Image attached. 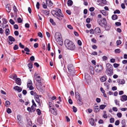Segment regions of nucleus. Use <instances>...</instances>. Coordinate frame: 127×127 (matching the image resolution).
<instances>
[{"instance_id": "nucleus-29", "label": "nucleus", "mask_w": 127, "mask_h": 127, "mask_svg": "<svg viewBox=\"0 0 127 127\" xmlns=\"http://www.w3.org/2000/svg\"><path fill=\"white\" fill-rule=\"evenodd\" d=\"M67 4L68 6H71L73 3L72 1L71 0H69L67 2Z\"/></svg>"}, {"instance_id": "nucleus-64", "label": "nucleus", "mask_w": 127, "mask_h": 127, "mask_svg": "<svg viewBox=\"0 0 127 127\" xmlns=\"http://www.w3.org/2000/svg\"><path fill=\"white\" fill-rule=\"evenodd\" d=\"M92 41L95 43L96 42V40L94 38H93L91 39Z\"/></svg>"}, {"instance_id": "nucleus-37", "label": "nucleus", "mask_w": 127, "mask_h": 127, "mask_svg": "<svg viewBox=\"0 0 127 127\" xmlns=\"http://www.w3.org/2000/svg\"><path fill=\"white\" fill-rule=\"evenodd\" d=\"M28 66L29 68H32L33 67L32 64L31 63L28 64Z\"/></svg>"}, {"instance_id": "nucleus-53", "label": "nucleus", "mask_w": 127, "mask_h": 127, "mask_svg": "<svg viewBox=\"0 0 127 127\" xmlns=\"http://www.w3.org/2000/svg\"><path fill=\"white\" fill-rule=\"evenodd\" d=\"M67 27L70 30H72L73 29L72 27L70 25H68L67 26Z\"/></svg>"}, {"instance_id": "nucleus-59", "label": "nucleus", "mask_w": 127, "mask_h": 127, "mask_svg": "<svg viewBox=\"0 0 127 127\" xmlns=\"http://www.w3.org/2000/svg\"><path fill=\"white\" fill-rule=\"evenodd\" d=\"M89 32H90V33L92 34H94V31L93 29L90 30Z\"/></svg>"}, {"instance_id": "nucleus-42", "label": "nucleus", "mask_w": 127, "mask_h": 127, "mask_svg": "<svg viewBox=\"0 0 127 127\" xmlns=\"http://www.w3.org/2000/svg\"><path fill=\"white\" fill-rule=\"evenodd\" d=\"M37 114L38 115H40L41 114V112L40 110L39 109H37L36 110Z\"/></svg>"}, {"instance_id": "nucleus-63", "label": "nucleus", "mask_w": 127, "mask_h": 127, "mask_svg": "<svg viewBox=\"0 0 127 127\" xmlns=\"http://www.w3.org/2000/svg\"><path fill=\"white\" fill-rule=\"evenodd\" d=\"M39 2H37L36 4V7L38 9L39 8Z\"/></svg>"}, {"instance_id": "nucleus-51", "label": "nucleus", "mask_w": 127, "mask_h": 127, "mask_svg": "<svg viewBox=\"0 0 127 127\" xmlns=\"http://www.w3.org/2000/svg\"><path fill=\"white\" fill-rule=\"evenodd\" d=\"M17 21L19 23H20L22 22V20L21 18L20 17H19L18 18Z\"/></svg>"}, {"instance_id": "nucleus-16", "label": "nucleus", "mask_w": 127, "mask_h": 127, "mask_svg": "<svg viewBox=\"0 0 127 127\" xmlns=\"http://www.w3.org/2000/svg\"><path fill=\"white\" fill-rule=\"evenodd\" d=\"M100 109L98 106H94V111L95 112H98L99 111Z\"/></svg>"}, {"instance_id": "nucleus-11", "label": "nucleus", "mask_w": 127, "mask_h": 127, "mask_svg": "<svg viewBox=\"0 0 127 127\" xmlns=\"http://www.w3.org/2000/svg\"><path fill=\"white\" fill-rule=\"evenodd\" d=\"M21 116L20 115L17 116V120L18 124L20 126H22V121L21 118Z\"/></svg>"}, {"instance_id": "nucleus-34", "label": "nucleus", "mask_w": 127, "mask_h": 127, "mask_svg": "<svg viewBox=\"0 0 127 127\" xmlns=\"http://www.w3.org/2000/svg\"><path fill=\"white\" fill-rule=\"evenodd\" d=\"M90 72L91 74L93 75L94 74V68L93 67H91L90 68Z\"/></svg>"}, {"instance_id": "nucleus-17", "label": "nucleus", "mask_w": 127, "mask_h": 127, "mask_svg": "<svg viewBox=\"0 0 127 127\" xmlns=\"http://www.w3.org/2000/svg\"><path fill=\"white\" fill-rule=\"evenodd\" d=\"M117 82L120 84H125V81L123 79H118L117 80Z\"/></svg>"}, {"instance_id": "nucleus-25", "label": "nucleus", "mask_w": 127, "mask_h": 127, "mask_svg": "<svg viewBox=\"0 0 127 127\" xmlns=\"http://www.w3.org/2000/svg\"><path fill=\"white\" fill-rule=\"evenodd\" d=\"M95 31L96 33H100V29L98 27L96 28L95 30Z\"/></svg>"}, {"instance_id": "nucleus-41", "label": "nucleus", "mask_w": 127, "mask_h": 127, "mask_svg": "<svg viewBox=\"0 0 127 127\" xmlns=\"http://www.w3.org/2000/svg\"><path fill=\"white\" fill-rule=\"evenodd\" d=\"M115 52L116 53H119L121 52V50L120 49H117L115 50Z\"/></svg>"}, {"instance_id": "nucleus-56", "label": "nucleus", "mask_w": 127, "mask_h": 127, "mask_svg": "<svg viewBox=\"0 0 127 127\" xmlns=\"http://www.w3.org/2000/svg\"><path fill=\"white\" fill-rule=\"evenodd\" d=\"M102 59L103 61H104L107 60V58L106 56H104L102 57Z\"/></svg>"}, {"instance_id": "nucleus-35", "label": "nucleus", "mask_w": 127, "mask_h": 127, "mask_svg": "<svg viewBox=\"0 0 127 127\" xmlns=\"http://www.w3.org/2000/svg\"><path fill=\"white\" fill-rule=\"evenodd\" d=\"M50 22L53 25L55 26L56 25V24L54 21L53 20V19L51 18L50 19Z\"/></svg>"}, {"instance_id": "nucleus-36", "label": "nucleus", "mask_w": 127, "mask_h": 127, "mask_svg": "<svg viewBox=\"0 0 127 127\" xmlns=\"http://www.w3.org/2000/svg\"><path fill=\"white\" fill-rule=\"evenodd\" d=\"M10 31L9 29H6L5 30V34L6 35H8L9 34Z\"/></svg>"}, {"instance_id": "nucleus-55", "label": "nucleus", "mask_w": 127, "mask_h": 127, "mask_svg": "<svg viewBox=\"0 0 127 127\" xmlns=\"http://www.w3.org/2000/svg\"><path fill=\"white\" fill-rule=\"evenodd\" d=\"M42 15H40L38 14V16L37 17L38 18L39 20H40L41 21L42 20V18L41 16Z\"/></svg>"}, {"instance_id": "nucleus-24", "label": "nucleus", "mask_w": 127, "mask_h": 127, "mask_svg": "<svg viewBox=\"0 0 127 127\" xmlns=\"http://www.w3.org/2000/svg\"><path fill=\"white\" fill-rule=\"evenodd\" d=\"M90 124L92 126L94 125V121L93 119L92 118L90 119L89 121Z\"/></svg>"}, {"instance_id": "nucleus-61", "label": "nucleus", "mask_w": 127, "mask_h": 127, "mask_svg": "<svg viewBox=\"0 0 127 127\" xmlns=\"http://www.w3.org/2000/svg\"><path fill=\"white\" fill-rule=\"evenodd\" d=\"M19 45L20 47L21 48H24V46L20 42L19 43Z\"/></svg>"}, {"instance_id": "nucleus-18", "label": "nucleus", "mask_w": 127, "mask_h": 127, "mask_svg": "<svg viewBox=\"0 0 127 127\" xmlns=\"http://www.w3.org/2000/svg\"><path fill=\"white\" fill-rule=\"evenodd\" d=\"M15 83L18 85H20L21 83V79L19 78H17L15 80Z\"/></svg>"}, {"instance_id": "nucleus-4", "label": "nucleus", "mask_w": 127, "mask_h": 127, "mask_svg": "<svg viewBox=\"0 0 127 127\" xmlns=\"http://www.w3.org/2000/svg\"><path fill=\"white\" fill-rule=\"evenodd\" d=\"M55 38L56 41L58 44L62 45L63 44V42L61 33L59 32H56L55 34Z\"/></svg>"}, {"instance_id": "nucleus-22", "label": "nucleus", "mask_w": 127, "mask_h": 127, "mask_svg": "<svg viewBox=\"0 0 127 127\" xmlns=\"http://www.w3.org/2000/svg\"><path fill=\"white\" fill-rule=\"evenodd\" d=\"M35 100L36 102L38 103L39 105H41V104L40 102L39 98L38 95H37L35 96Z\"/></svg>"}, {"instance_id": "nucleus-52", "label": "nucleus", "mask_w": 127, "mask_h": 127, "mask_svg": "<svg viewBox=\"0 0 127 127\" xmlns=\"http://www.w3.org/2000/svg\"><path fill=\"white\" fill-rule=\"evenodd\" d=\"M113 110L115 112H117L118 111V109L116 107H113L112 108Z\"/></svg>"}, {"instance_id": "nucleus-38", "label": "nucleus", "mask_w": 127, "mask_h": 127, "mask_svg": "<svg viewBox=\"0 0 127 127\" xmlns=\"http://www.w3.org/2000/svg\"><path fill=\"white\" fill-rule=\"evenodd\" d=\"M126 120L125 119H124L122 121L121 124H122V126L126 125Z\"/></svg>"}, {"instance_id": "nucleus-49", "label": "nucleus", "mask_w": 127, "mask_h": 127, "mask_svg": "<svg viewBox=\"0 0 127 127\" xmlns=\"http://www.w3.org/2000/svg\"><path fill=\"white\" fill-rule=\"evenodd\" d=\"M32 106L36 107V104L34 102V100H32Z\"/></svg>"}, {"instance_id": "nucleus-23", "label": "nucleus", "mask_w": 127, "mask_h": 127, "mask_svg": "<svg viewBox=\"0 0 127 127\" xmlns=\"http://www.w3.org/2000/svg\"><path fill=\"white\" fill-rule=\"evenodd\" d=\"M101 12L103 14V15L106 16L108 15V12L104 10H102L101 11Z\"/></svg>"}, {"instance_id": "nucleus-57", "label": "nucleus", "mask_w": 127, "mask_h": 127, "mask_svg": "<svg viewBox=\"0 0 127 127\" xmlns=\"http://www.w3.org/2000/svg\"><path fill=\"white\" fill-rule=\"evenodd\" d=\"M38 36H39V37L41 38H42L43 37V35L40 32H39L38 33Z\"/></svg>"}, {"instance_id": "nucleus-14", "label": "nucleus", "mask_w": 127, "mask_h": 127, "mask_svg": "<svg viewBox=\"0 0 127 127\" xmlns=\"http://www.w3.org/2000/svg\"><path fill=\"white\" fill-rule=\"evenodd\" d=\"M13 89L15 91H17L18 92H20L22 91V89L21 87L16 86L14 87Z\"/></svg>"}, {"instance_id": "nucleus-27", "label": "nucleus", "mask_w": 127, "mask_h": 127, "mask_svg": "<svg viewBox=\"0 0 127 127\" xmlns=\"http://www.w3.org/2000/svg\"><path fill=\"white\" fill-rule=\"evenodd\" d=\"M49 107L50 108V109H52L54 108V105L53 104L52 102H49Z\"/></svg>"}, {"instance_id": "nucleus-47", "label": "nucleus", "mask_w": 127, "mask_h": 127, "mask_svg": "<svg viewBox=\"0 0 127 127\" xmlns=\"http://www.w3.org/2000/svg\"><path fill=\"white\" fill-rule=\"evenodd\" d=\"M121 41L120 40H117L116 42L117 45H120L121 43Z\"/></svg>"}, {"instance_id": "nucleus-26", "label": "nucleus", "mask_w": 127, "mask_h": 127, "mask_svg": "<svg viewBox=\"0 0 127 127\" xmlns=\"http://www.w3.org/2000/svg\"><path fill=\"white\" fill-rule=\"evenodd\" d=\"M52 109V110L51 111V112L52 114L55 115H57V114L56 109L54 108Z\"/></svg>"}, {"instance_id": "nucleus-33", "label": "nucleus", "mask_w": 127, "mask_h": 127, "mask_svg": "<svg viewBox=\"0 0 127 127\" xmlns=\"http://www.w3.org/2000/svg\"><path fill=\"white\" fill-rule=\"evenodd\" d=\"M114 101L115 104L117 105H118V106H120V105L119 103V101H118L117 99L115 100Z\"/></svg>"}, {"instance_id": "nucleus-58", "label": "nucleus", "mask_w": 127, "mask_h": 127, "mask_svg": "<svg viewBox=\"0 0 127 127\" xmlns=\"http://www.w3.org/2000/svg\"><path fill=\"white\" fill-rule=\"evenodd\" d=\"M110 123H113L114 121V118H112L110 119Z\"/></svg>"}, {"instance_id": "nucleus-9", "label": "nucleus", "mask_w": 127, "mask_h": 127, "mask_svg": "<svg viewBox=\"0 0 127 127\" xmlns=\"http://www.w3.org/2000/svg\"><path fill=\"white\" fill-rule=\"evenodd\" d=\"M34 78L38 83H41V78L40 76L38 75L36 73H35L34 75Z\"/></svg>"}, {"instance_id": "nucleus-40", "label": "nucleus", "mask_w": 127, "mask_h": 127, "mask_svg": "<svg viewBox=\"0 0 127 127\" xmlns=\"http://www.w3.org/2000/svg\"><path fill=\"white\" fill-rule=\"evenodd\" d=\"M117 116L119 118H121L122 116V114L121 113H118L117 114Z\"/></svg>"}, {"instance_id": "nucleus-20", "label": "nucleus", "mask_w": 127, "mask_h": 127, "mask_svg": "<svg viewBox=\"0 0 127 127\" xmlns=\"http://www.w3.org/2000/svg\"><path fill=\"white\" fill-rule=\"evenodd\" d=\"M85 78L86 80L87 81L90 80L91 78V77L87 73H85Z\"/></svg>"}, {"instance_id": "nucleus-3", "label": "nucleus", "mask_w": 127, "mask_h": 127, "mask_svg": "<svg viewBox=\"0 0 127 127\" xmlns=\"http://www.w3.org/2000/svg\"><path fill=\"white\" fill-rule=\"evenodd\" d=\"M64 44L66 47L68 49L73 50L75 48V46L74 43L68 39L65 40Z\"/></svg>"}, {"instance_id": "nucleus-1", "label": "nucleus", "mask_w": 127, "mask_h": 127, "mask_svg": "<svg viewBox=\"0 0 127 127\" xmlns=\"http://www.w3.org/2000/svg\"><path fill=\"white\" fill-rule=\"evenodd\" d=\"M105 73L108 76H111L113 74V68L112 65L108 63L106 65Z\"/></svg>"}, {"instance_id": "nucleus-50", "label": "nucleus", "mask_w": 127, "mask_h": 127, "mask_svg": "<svg viewBox=\"0 0 127 127\" xmlns=\"http://www.w3.org/2000/svg\"><path fill=\"white\" fill-rule=\"evenodd\" d=\"M9 22L12 25H14L15 23L14 22L12 19H11L9 20Z\"/></svg>"}, {"instance_id": "nucleus-44", "label": "nucleus", "mask_w": 127, "mask_h": 127, "mask_svg": "<svg viewBox=\"0 0 127 127\" xmlns=\"http://www.w3.org/2000/svg\"><path fill=\"white\" fill-rule=\"evenodd\" d=\"M19 47L17 45H15L13 47V49L14 50H16L18 49Z\"/></svg>"}, {"instance_id": "nucleus-62", "label": "nucleus", "mask_w": 127, "mask_h": 127, "mask_svg": "<svg viewBox=\"0 0 127 127\" xmlns=\"http://www.w3.org/2000/svg\"><path fill=\"white\" fill-rule=\"evenodd\" d=\"M95 10V8L94 7H90L89 9V11L91 12Z\"/></svg>"}, {"instance_id": "nucleus-30", "label": "nucleus", "mask_w": 127, "mask_h": 127, "mask_svg": "<svg viewBox=\"0 0 127 127\" xmlns=\"http://www.w3.org/2000/svg\"><path fill=\"white\" fill-rule=\"evenodd\" d=\"M118 16L116 15H113L112 16V19L113 20H115L117 19Z\"/></svg>"}, {"instance_id": "nucleus-15", "label": "nucleus", "mask_w": 127, "mask_h": 127, "mask_svg": "<svg viewBox=\"0 0 127 127\" xmlns=\"http://www.w3.org/2000/svg\"><path fill=\"white\" fill-rule=\"evenodd\" d=\"M46 2L47 6L49 7H51L53 5V3L51 0H46Z\"/></svg>"}, {"instance_id": "nucleus-7", "label": "nucleus", "mask_w": 127, "mask_h": 127, "mask_svg": "<svg viewBox=\"0 0 127 127\" xmlns=\"http://www.w3.org/2000/svg\"><path fill=\"white\" fill-rule=\"evenodd\" d=\"M76 98L79 104L81 105L83 104V102L82 101V99L79 93L77 92L75 93Z\"/></svg>"}, {"instance_id": "nucleus-32", "label": "nucleus", "mask_w": 127, "mask_h": 127, "mask_svg": "<svg viewBox=\"0 0 127 127\" xmlns=\"http://www.w3.org/2000/svg\"><path fill=\"white\" fill-rule=\"evenodd\" d=\"M106 107V105H104L102 104L101 105L99 106V109L101 110L103 109Z\"/></svg>"}, {"instance_id": "nucleus-6", "label": "nucleus", "mask_w": 127, "mask_h": 127, "mask_svg": "<svg viewBox=\"0 0 127 127\" xmlns=\"http://www.w3.org/2000/svg\"><path fill=\"white\" fill-rule=\"evenodd\" d=\"M68 69L70 75L72 76L75 75L74 69L72 65L69 64L68 65Z\"/></svg>"}, {"instance_id": "nucleus-48", "label": "nucleus", "mask_w": 127, "mask_h": 127, "mask_svg": "<svg viewBox=\"0 0 127 127\" xmlns=\"http://www.w3.org/2000/svg\"><path fill=\"white\" fill-rule=\"evenodd\" d=\"M119 65L118 64L115 63L113 64V66L115 68H117L118 67Z\"/></svg>"}, {"instance_id": "nucleus-60", "label": "nucleus", "mask_w": 127, "mask_h": 127, "mask_svg": "<svg viewBox=\"0 0 127 127\" xmlns=\"http://www.w3.org/2000/svg\"><path fill=\"white\" fill-rule=\"evenodd\" d=\"M31 108L32 110V112H33L35 110V108L33 106H32Z\"/></svg>"}, {"instance_id": "nucleus-21", "label": "nucleus", "mask_w": 127, "mask_h": 127, "mask_svg": "<svg viewBox=\"0 0 127 127\" xmlns=\"http://www.w3.org/2000/svg\"><path fill=\"white\" fill-rule=\"evenodd\" d=\"M107 77L106 75H103L100 78V80L101 82H103L106 81Z\"/></svg>"}, {"instance_id": "nucleus-13", "label": "nucleus", "mask_w": 127, "mask_h": 127, "mask_svg": "<svg viewBox=\"0 0 127 127\" xmlns=\"http://www.w3.org/2000/svg\"><path fill=\"white\" fill-rule=\"evenodd\" d=\"M8 39H9V41L10 42H9L8 43L9 44L11 45L13 43V42H14L15 41V39L12 36H9L8 37Z\"/></svg>"}, {"instance_id": "nucleus-46", "label": "nucleus", "mask_w": 127, "mask_h": 127, "mask_svg": "<svg viewBox=\"0 0 127 127\" xmlns=\"http://www.w3.org/2000/svg\"><path fill=\"white\" fill-rule=\"evenodd\" d=\"M72 109L73 110V111L74 112H76L77 111V108L74 106H73V107Z\"/></svg>"}, {"instance_id": "nucleus-10", "label": "nucleus", "mask_w": 127, "mask_h": 127, "mask_svg": "<svg viewBox=\"0 0 127 127\" xmlns=\"http://www.w3.org/2000/svg\"><path fill=\"white\" fill-rule=\"evenodd\" d=\"M32 84L31 80H29L27 82V86L28 88H29L30 90H33L34 88L32 86Z\"/></svg>"}, {"instance_id": "nucleus-39", "label": "nucleus", "mask_w": 127, "mask_h": 127, "mask_svg": "<svg viewBox=\"0 0 127 127\" xmlns=\"http://www.w3.org/2000/svg\"><path fill=\"white\" fill-rule=\"evenodd\" d=\"M42 5L44 8L45 9H46L47 8V5L45 2H43L42 4Z\"/></svg>"}, {"instance_id": "nucleus-12", "label": "nucleus", "mask_w": 127, "mask_h": 127, "mask_svg": "<svg viewBox=\"0 0 127 127\" xmlns=\"http://www.w3.org/2000/svg\"><path fill=\"white\" fill-rule=\"evenodd\" d=\"M120 100L122 101H125L127 100V96L126 95H124L120 96Z\"/></svg>"}, {"instance_id": "nucleus-2", "label": "nucleus", "mask_w": 127, "mask_h": 127, "mask_svg": "<svg viewBox=\"0 0 127 127\" xmlns=\"http://www.w3.org/2000/svg\"><path fill=\"white\" fill-rule=\"evenodd\" d=\"M57 11L53 10L52 11V14L55 17H57V18L60 20H61L62 19L61 17L64 18V15L62 13L61 10L60 9H58Z\"/></svg>"}, {"instance_id": "nucleus-5", "label": "nucleus", "mask_w": 127, "mask_h": 127, "mask_svg": "<svg viewBox=\"0 0 127 127\" xmlns=\"http://www.w3.org/2000/svg\"><path fill=\"white\" fill-rule=\"evenodd\" d=\"M97 22L99 25L102 27H104L105 29L106 28V25L107 22L106 19L105 18H103L102 19H98Z\"/></svg>"}, {"instance_id": "nucleus-54", "label": "nucleus", "mask_w": 127, "mask_h": 127, "mask_svg": "<svg viewBox=\"0 0 127 127\" xmlns=\"http://www.w3.org/2000/svg\"><path fill=\"white\" fill-rule=\"evenodd\" d=\"M119 121L118 120H117L116 121L115 123V125L116 126H118L119 125Z\"/></svg>"}, {"instance_id": "nucleus-45", "label": "nucleus", "mask_w": 127, "mask_h": 127, "mask_svg": "<svg viewBox=\"0 0 127 127\" xmlns=\"http://www.w3.org/2000/svg\"><path fill=\"white\" fill-rule=\"evenodd\" d=\"M120 13V11L118 9H117L116 10H115V11L114 12V14L117 13V14H119Z\"/></svg>"}, {"instance_id": "nucleus-8", "label": "nucleus", "mask_w": 127, "mask_h": 127, "mask_svg": "<svg viewBox=\"0 0 127 127\" xmlns=\"http://www.w3.org/2000/svg\"><path fill=\"white\" fill-rule=\"evenodd\" d=\"M95 69L96 72L98 73L102 71V67L101 65H97L95 66Z\"/></svg>"}, {"instance_id": "nucleus-19", "label": "nucleus", "mask_w": 127, "mask_h": 127, "mask_svg": "<svg viewBox=\"0 0 127 127\" xmlns=\"http://www.w3.org/2000/svg\"><path fill=\"white\" fill-rule=\"evenodd\" d=\"M6 10L8 13H9L11 11V8L9 4H8L6 6Z\"/></svg>"}, {"instance_id": "nucleus-28", "label": "nucleus", "mask_w": 127, "mask_h": 127, "mask_svg": "<svg viewBox=\"0 0 127 127\" xmlns=\"http://www.w3.org/2000/svg\"><path fill=\"white\" fill-rule=\"evenodd\" d=\"M42 11L43 13L46 15H48L49 14V10H43Z\"/></svg>"}, {"instance_id": "nucleus-31", "label": "nucleus", "mask_w": 127, "mask_h": 127, "mask_svg": "<svg viewBox=\"0 0 127 127\" xmlns=\"http://www.w3.org/2000/svg\"><path fill=\"white\" fill-rule=\"evenodd\" d=\"M10 104V102L8 101H6L5 102V106L6 107H8Z\"/></svg>"}, {"instance_id": "nucleus-43", "label": "nucleus", "mask_w": 127, "mask_h": 127, "mask_svg": "<svg viewBox=\"0 0 127 127\" xmlns=\"http://www.w3.org/2000/svg\"><path fill=\"white\" fill-rule=\"evenodd\" d=\"M6 111L7 113L8 114H10L12 112L11 109L9 108H8L7 109Z\"/></svg>"}]
</instances>
